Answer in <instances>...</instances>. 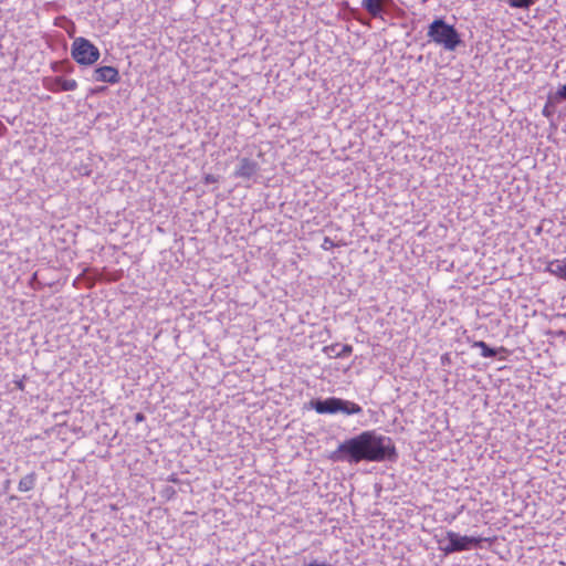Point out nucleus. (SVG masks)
<instances>
[{
	"mask_svg": "<svg viewBox=\"0 0 566 566\" xmlns=\"http://www.w3.org/2000/svg\"><path fill=\"white\" fill-rule=\"evenodd\" d=\"M36 482V474L34 472H31L27 475H24L18 485V489L20 492H28L34 489Z\"/></svg>",
	"mask_w": 566,
	"mask_h": 566,
	"instance_id": "nucleus-14",
	"label": "nucleus"
},
{
	"mask_svg": "<svg viewBox=\"0 0 566 566\" xmlns=\"http://www.w3.org/2000/svg\"><path fill=\"white\" fill-rule=\"evenodd\" d=\"M427 36L430 42L449 52L455 51L463 43L454 25L447 23L443 18H436L428 25Z\"/></svg>",
	"mask_w": 566,
	"mask_h": 566,
	"instance_id": "nucleus-2",
	"label": "nucleus"
},
{
	"mask_svg": "<svg viewBox=\"0 0 566 566\" xmlns=\"http://www.w3.org/2000/svg\"><path fill=\"white\" fill-rule=\"evenodd\" d=\"M93 78L97 82L116 84L119 82L120 76L118 70L113 66H99L95 69Z\"/></svg>",
	"mask_w": 566,
	"mask_h": 566,
	"instance_id": "nucleus-9",
	"label": "nucleus"
},
{
	"mask_svg": "<svg viewBox=\"0 0 566 566\" xmlns=\"http://www.w3.org/2000/svg\"><path fill=\"white\" fill-rule=\"evenodd\" d=\"M328 458L333 462L349 464H358L363 461L395 462L398 459V452L390 437L368 430L339 443Z\"/></svg>",
	"mask_w": 566,
	"mask_h": 566,
	"instance_id": "nucleus-1",
	"label": "nucleus"
},
{
	"mask_svg": "<svg viewBox=\"0 0 566 566\" xmlns=\"http://www.w3.org/2000/svg\"><path fill=\"white\" fill-rule=\"evenodd\" d=\"M446 538L448 543L440 546L444 555L482 548V543L488 541L481 536L460 535L453 531H448Z\"/></svg>",
	"mask_w": 566,
	"mask_h": 566,
	"instance_id": "nucleus-3",
	"label": "nucleus"
},
{
	"mask_svg": "<svg viewBox=\"0 0 566 566\" xmlns=\"http://www.w3.org/2000/svg\"><path fill=\"white\" fill-rule=\"evenodd\" d=\"M442 360L448 361V355H443Z\"/></svg>",
	"mask_w": 566,
	"mask_h": 566,
	"instance_id": "nucleus-24",
	"label": "nucleus"
},
{
	"mask_svg": "<svg viewBox=\"0 0 566 566\" xmlns=\"http://www.w3.org/2000/svg\"><path fill=\"white\" fill-rule=\"evenodd\" d=\"M144 420H145V416H144V413H142V412H137V413L135 415V421H136V422H142V421H144Z\"/></svg>",
	"mask_w": 566,
	"mask_h": 566,
	"instance_id": "nucleus-19",
	"label": "nucleus"
},
{
	"mask_svg": "<svg viewBox=\"0 0 566 566\" xmlns=\"http://www.w3.org/2000/svg\"><path fill=\"white\" fill-rule=\"evenodd\" d=\"M71 55L81 65H92L99 59L101 53L90 40L76 38L72 43Z\"/></svg>",
	"mask_w": 566,
	"mask_h": 566,
	"instance_id": "nucleus-4",
	"label": "nucleus"
},
{
	"mask_svg": "<svg viewBox=\"0 0 566 566\" xmlns=\"http://www.w3.org/2000/svg\"><path fill=\"white\" fill-rule=\"evenodd\" d=\"M218 181V178L214 175H206L205 177V184H214Z\"/></svg>",
	"mask_w": 566,
	"mask_h": 566,
	"instance_id": "nucleus-18",
	"label": "nucleus"
},
{
	"mask_svg": "<svg viewBox=\"0 0 566 566\" xmlns=\"http://www.w3.org/2000/svg\"><path fill=\"white\" fill-rule=\"evenodd\" d=\"M333 245V241L329 238H325L324 245Z\"/></svg>",
	"mask_w": 566,
	"mask_h": 566,
	"instance_id": "nucleus-21",
	"label": "nucleus"
},
{
	"mask_svg": "<svg viewBox=\"0 0 566 566\" xmlns=\"http://www.w3.org/2000/svg\"><path fill=\"white\" fill-rule=\"evenodd\" d=\"M52 69L55 72L61 71V67H60V65L57 63H53Z\"/></svg>",
	"mask_w": 566,
	"mask_h": 566,
	"instance_id": "nucleus-20",
	"label": "nucleus"
},
{
	"mask_svg": "<svg viewBox=\"0 0 566 566\" xmlns=\"http://www.w3.org/2000/svg\"><path fill=\"white\" fill-rule=\"evenodd\" d=\"M394 0H363L361 7L373 17L382 19V14L395 7Z\"/></svg>",
	"mask_w": 566,
	"mask_h": 566,
	"instance_id": "nucleus-7",
	"label": "nucleus"
},
{
	"mask_svg": "<svg viewBox=\"0 0 566 566\" xmlns=\"http://www.w3.org/2000/svg\"><path fill=\"white\" fill-rule=\"evenodd\" d=\"M339 403V398L337 397L316 398L308 402V407L319 415H334L338 412Z\"/></svg>",
	"mask_w": 566,
	"mask_h": 566,
	"instance_id": "nucleus-5",
	"label": "nucleus"
},
{
	"mask_svg": "<svg viewBox=\"0 0 566 566\" xmlns=\"http://www.w3.org/2000/svg\"><path fill=\"white\" fill-rule=\"evenodd\" d=\"M339 402L340 403H339L338 412H342L347 416L358 415V413L363 412V408L354 401H349V400L339 398Z\"/></svg>",
	"mask_w": 566,
	"mask_h": 566,
	"instance_id": "nucleus-12",
	"label": "nucleus"
},
{
	"mask_svg": "<svg viewBox=\"0 0 566 566\" xmlns=\"http://www.w3.org/2000/svg\"><path fill=\"white\" fill-rule=\"evenodd\" d=\"M555 102L566 101V84L560 85L555 94H553Z\"/></svg>",
	"mask_w": 566,
	"mask_h": 566,
	"instance_id": "nucleus-17",
	"label": "nucleus"
},
{
	"mask_svg": "<svg viewBox=\"0 0 566 566\" xmlns=\"http://www.w3.org/2000/svg\"><path fill=\"white\" fill-rule=\"evenodd\" d=\"M259 169L260 166L255 160L248 157H243L239 159L238 167L234 170L233 175L237 178L250 180L253 176L256 175Z\"/></svg>",
	"mask_w": 566,
	"mask_h": 566,
	"instance_id": "nucleus-8",
	"label": "nucleus"
},
{
	"mask_svg": "<svg viewBox=\"0 0 566 566\" xmlns=\"http://www.w3.org/2000/svg\"><path fill=\"white\" fill-rule=\"evenodd\" d=\"M556 103L557 102L554 101L553 95H549L542 111L543 116H545L546 118H551L555 114Z\"/></svg>",
	"mask_w": 566,
	"mask_h": 566,
	"instance_id": "nucleus-15",
	"label": "nucleus"
},
{
	"mask_svg": "<svg viewBox=\"0 0 566 566\" xmlns=\"http://www.w3.org/2000/svg\"><path fill=\"white\" fill-rule=\"evenodd\" d=\"M472 347L481 349V356L485 358H492L497 355L499 352H506L504 347L492 348L483 340H476L472 344Z\"/></svg>",
	"mask_w": 566,
	"mask_h": 566,
	"instance_id": "nucleus-11",
	"label": "nucleus"
},
{
	"mask_svg": "<svg viewBox=\"0 0 566 566\" xmlns=\"http://www.w3.org/2000/svg\"><path fill=\"white\" fill-rule=\"evenodd\" d=\"M511 8L528 9L535 3V0H507Z\"/></svg>",
	"mask_w": 566,
	"mask_h": 566,
	"instance_id": "nucleus-16",
	"label": "nucleus"
},
{
	"mask_svg": "<svg viewBox=\"0 0 566 566\" xmlns=\"http://www.w3.org/2000/svg\"><path fill=\"white\" fill-rule=\"evenodd\" d=\"M442 360L448 361V355H443Z\"/></svg>",
	"mask_w": 566,
	"mask_h": 566,
	"instance_id": "nucleus-25",
	"label": "nucleus"
},
{
	"mask_svg": "<svg viewBox=\"0 0 566 566\" xmlns=\"http://www.w3.org/2000/svg\"><path fill=\"white\" fill-rule=\"evenodd\" d=\"M338 347H339V345L335 344V345L325 347L324 350L327 354H334L335 357H339V358L347 357L353 353L352 345H347V344L343 345L340 349H337Z\"/></svg>",
	"mask_w": 566,
	"mask_h": 566,
	"instance_id": "nucleus-13",
	"label": "nucleus"
},
{
	"mask_svg": "<svg viewBox=\"0 0 566 566\" xmlns=\"http://www.w3.org/2000/svg\"><path fill=\"white\" fill-rule=\"evenodd\" d=\"M43 85L46 90L53 93L70 92L77 88V82L75 80H66L61 76L45 77L43 80Z\"/></svg>",
	"mask_w": 566,
	"mask_h": 566,
	"instance_id": "nucleus-6",
	"label": "nucleus"
},
{
	"mask_svg": "<svg viewBox=\"0 0 566 566\" xmlns=\"http://www.w3.org/2000/svg\"><path fill=\"white\" fill-rule=\"evenodd\" d=\"M546 271L566 281V258L551 261L547 264Z\"/></svg>",
	"mask_w": 566,
	"mask_h": 566,
	"instance_id": "nucleus-10",
	"label": "nucleus"
},
{
	"mask_svg": "<svg viewBox=\"0 0 566 566\" xmlns=\"http://www.w3.org/2000/svg\"><path fill=\"white\" fill-rule=\"evenodd\" d=\"M17 387L22 390L23 389V382L22 381L17 382Z\"/></svg>",
	"mask_w": 566,
	"mask_h": 566,
	"instance_id": "nucleus-23",
	"label": "nucleus"
},
{
	"mask_svg": "<svg viewBox=\"0 0 566 566\" xmlns=\"http://www.w3.org/2000/svg\"><path fill=\"white\" fill-rule=\"evenodd\" d=\"M333 245V241L329 238H325L324 245Z\"/></svg>",
	"mask_w": 566,
	"mask_h": 566,
	"instance_id": "nucleus-22",
	"label": "nucleus"
}]
</instances>
